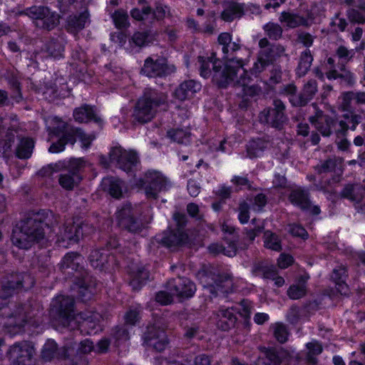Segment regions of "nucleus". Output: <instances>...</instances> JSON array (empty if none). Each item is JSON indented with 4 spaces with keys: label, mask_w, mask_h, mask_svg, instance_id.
<instances>
[{
    "label": "nucleus",
    "mask_w": 365,
    "mask_h": 365,
    "mask_svg": "<svg viewBox=\"0 0 365 365\" xmlns=\"http://www.w3.org/2000/svg\"><path fill=\"white\" fill-rule=\"evenodd\" d=\"M226 62L223 68L221 67V61L214 59V57L207 58L199 57L200 64V75L203 78H207L210 74V64L212 65L214 70V81L220 86H226L227 84L233 82L240 84L243 88L245 95L252 96L257 93V89L249 86L250 78L243 76L245 74V70L243 68L242 60L229 59L228 56L225 57Z\"/></svg>",
    "instance_id": "1"
},
{
    "label": "nucleus",
    "mask_w": 365,
    "mask_h": 365,
    "mask_svg": "<svg viewBox=\"0 0 365 365\" xmlns=\"http://www.w3.org/2000/svg\"><path fill=\"white\" fill-rule=\"evenodd\" d=\"M73 304V298L66 296H58L53 302V306L63 313L62 322L64 327L71 329H79L87 334H94L101 330L99 314L86 312L75 315L71 309Z\"/></svg>",
    "instance_id": "2"
},
{
    "label": "nucleus",
    "mask_w": 365,
    "mask_h": 365,
    "mask_svg": "<svg viewBox=\"0 0 365 365\" xmlns=\"http://www.w3.org/2000/svg\"><path fill=\"white\" fill-rule=\"evenodd\" d=\"M41 215L36 213L16 225L11 235L12 243L20 249H29L43 237L45 231Z\"/></svg>",
    "instance_id": "3"
},
{
    "label": "nucleus",
    "mask_w": 365,
    "mask_h": 365,
    "mask_svg": "<svg viewBox=\"0 0 365 365\" xmlns=\"http://www.w3.org/2000/svg\"><path fill=\"white\" fill-rule=\"evenodd\" d=\"M165 101L166 96L163 93L146 91L135 106V118L142 123L150 121L158 110L165 108Z\"/></svg>",
    "instance_id": "4"
},
{
    "label": "nucleus",
    "mask_w": 365,
    "mask_h": 365,
    "mask_svg": "<svg viewBox=\"0 0 365 365\" xmlns=\"http://www.w3.org/2000/svg\"><path fill=\"white\" fill-rule=\"evenodd\" d=\"M168 288L170 293L166 291H162L157 294L156 301L163 305L171 303L173 297L188 298L193 296L196 287L195 284L188 279L178 278L169 282Z\"/></svg>",
    "instance_id": "5"
},
{
    "label": "nucleus",
    "mask_w": 365,
    "mask_h": 365,
    "mask_svg": "<svg viewBox=\"0 0 365 365\" xmlns=\"http://www.w3.org/2000/svg\"><path fill=\"white\" fill-rule=\"evenodd\" d=\"M138 214L139 210L137 206L133 207L130 204H126L117 212L116 217L120 226L130 232L138 233L145 226V223L141 220H134Z\"/></svg>",
    "instance_id": "6"
},
{
    "label": "nucleus",
    "mask_w": 365,
    "mask_h": 365,
    "mask_svg": "<svg viewBox=\"0 0 365 365\" xmlns=\"http://www.w3.org/2000/svg\"><path fill=\"white\" fill-rule=\"evenodd\" d=\"M88 165V163L81 158L71 160L68 166L71 173L60 176V185L65 189H73L79 183L81 179L78 173L83 170Z\"/></svg>",
    "instance_id": "7"
},
{
    "label": "nucleus",
    "mask_w": 365,
    "mask_h": 365,
    "mask_svg": "<svg viewBox=\"0 0 365 365\" xmlns=\"http://www.w3.org/2000/svg\"><path fill=\"white\" fill-rule=\"evenodd\" d=\"M174 71L173 66H170L167 61L161 57H149L145 61L142 72L148 77L161 76Z\"/></svg>",
    "instance_id": "8"
},
{
    "label": "nucleus",
    "mask_w": 365,
    "mask_h": 365,
    "mask_svg": "<svg viewBox=\"0 0 365 365\" xmlns=\"http://www.w3.org/2000/svg\"><path fill=\"white\" fill-rule=\"evenodd\" d=\"M110 160L118 164L123 170L128 172L138 163L137 154L133 150H126L121 147H115L110 151Z\"/></svg>",
    "instance_id": "9"
},
{
    "label": "nucleus",
    "mask_w": 365,
    "mask_h": 365,
    "mask_svg": "<svg viewBox=\"0 0 365 365\" xmlns=\"http://www.w3.org/2000/svg\"><path fill=\"white\" fill-rule=\"evenodd\" d=\"M81 231V227L75 225L71 221L67 222L59 228L57 242L60 246L66 247L79 240Z\"/></svg>",
    "instance_id": "10"
},
{
    "label": "nucleus",
    "mask_w": 365,
    "mask_h": 365,
    "mask_svg": "<svg viewBox=\"0 0 365 365\" xmlns=\"http://www.w3.org/2000/svg\"><path fill=\"white\" fill-rule=\"evenodd\" d=\"M28 15L36 21H41L42 23L37 22L38 26H43L51 29L58 21V16L50 11L46 7H31Z\"/></svg>",
    "instance_id": "11"
},
{
    "label": "nucleus",
    "mask_w": 365,
    "mask_h": 365,
    "mask_svg": "<svg viewBox=\"0 0 365 365\" xmlns=\"http://www.w3.org/2000/svg\"><path fill=\"white\" fill-rule=\"evenodd\" d=\"M145 184V193L149 197H155L158 192L167 189L168 185L166 178L157 171L147 174Z\"/></svg>",
    "instance_id": "12"
},
{
    "label": "nucleus",
    "mask_w": 365,
    "mask_h": 365,
    "mask_svg": "<svg viewBox=\"0 0 365 365\" xmlns=\"http://www.w3.org/2000/svg\"><path fill=\"white\" fill-rule=\"evenodd\" d=\"M94 138L93 135L85 134L81 130H77L75 132L73 140L70 138L66 140L64 138H61L57 143H53L50 146L48 151L51 153H60L64 150L66 143L71 142L73 144L77 140L80 141L83 148H88Z\"/></svg>",
    "instance_id": "13"
},
{
    "label": "nucleus",
    "mask_w": 365,
    "mask_h": 365,
    "mask_svg": "<svg viewBox=\"0 0 365 365\" xmlns=\"http://www.w3.org/2000/svg\"><path fill=\"white\" fill-rule=\"evenodd\" d=\"M34 354V346L29 342L24 341L12 346L9 350L10 358L19 365H27Z\"/></svg>",
    "instance_id": "14"
},
{
    "label": "nucleus",
    "mask_w": 365,
    "mask_h": 365,
    "mask_svg": "<svg viewBox=\"0 0 365 365\" xmlns=\"http://www.w3.org/2000/svg\"><path fill=\"white\" fill-rule=\"evenodd\" d=\"M144 343L148 346H153L157 351H161L168 344L165 331L157 327L149 328L144 336Z\"/></svg>",
    "instance_id": "15"
},
{
    "label": "nucleus",
    "mask_w": 365,
    "mask_h": 365,
    "mask_svg": "<svg viewBox=\"0 0 365 365\" xmlns=\"http://www.w3.org/2000/svg\"><path fill=\"white\" fill-rule=\"evenodd\" d=\"M284 106L281 101L275 102V108L264 110L259 115V120L263 123H268L274 127H279L284 121Z\"/></svg>",
    "instance_id": "16"
},
{
    "label": "nucleus",
    "mask_w": 365,
    "mask_h": 365,
    "mask_svg": "<svg viewBox=\"0 0 365 365\" xmlns=\"http://www.w3.org/2000/svg\"><path fill=\"white\" fill-rule=\"evenodd\" d=\"M289 200L292 203L299 207L302 210H309L313 215H318L320 210L317 206L312 205L307 198V195L302 190L297 189L294 190Z\"/></svg>",
    "instance_id": "17"
},
{
    "label": "nucleus",
    "mask_w": 365,
    "mask_h": 365,
    "mask_svg": "<svg viewBox=\"0 0 365 365\" xmlns=\"http://www.w3.org/2000/svg\"><path fill=\"white\" fill-rule=\"evenodd\" d=\"M236 319L233 309H226L216 313L213 321L219 329L226 331L235 325Z\"/></svg>",
    "instance_id": "18"
},
{
    "label": "nucleus",
    "mask_w": 365,
    "mask_h": 365,
    "mask_svg": "<svg viewBox=\"0 0 365 365\" xmlns=\"http://www.w3.org/2000/svg\"><path fill=\"white\" fill-rule=\"evenodd\" d=\"M201 88L199 83L190 80L182 83L175 91V96L180 101H185L193 96Z\"/></svg>",
    "instance_id": "19"
},
{
    "label": "nucleus",
    "mask_w": 365,
    "mask_h": 365,
    "mask_svg": "<svg viewBox=\"0 0 365 365\" xmlns=\"http://www.w3.org/2000/svg\"><path fill=\"white\" fill-rule=\"evenodd\" d=\"M268 43L267 39L263 38L259 41V46L262 48L260 51L257 61L255 63L253 66V71L255 73H259L263 71V69L269 65V63L272 61V57L269 53V48H266Z\"/></svg>",
    "instance_id": "20"
},
{
    "label": "nucleus",
    "mask_w": 365,
    "mask_h": 365,
    "mask_svg": "<svg viewBox=\"0 0 365 365\" xmlns=\"http://www.w3.org/2000/svg\"><path fill=\"white\" fill-rule=\"evenodd\" d=\"M316 91V82L314 81H309L304 86L302 95L299 98L295 96H292L289 101L294 106H303L312 98V96L315 94Z\"/></svg>",
    "instance_id": "21"
},
{
    "label": "nucleus",
    "mask_w": 365,
    "mask_h": 365,
    "mask_svg": "<svg viewBox=\"0 0 365 365\" xmlns=\"http://www.w3.org/2000/svg\"><path fill=\"white\" fill-rule=\"evenodd\" d=\"M310 121L323 135L328 136L331 133L334 122L330 121L322 112H317L314 116L310 118Z\"/></svg>",
    "instance_id": "22"
},
{
    "label": "nucleus",
    "mask_w": 365,
    "mask_h": 365,
    "mask_svg": "<svg viewBox=\"0 0 365 365\" xmlns=\"http://www.w3.org/2000/svg\"><path fill=\"white\" fill-rule=\"evenodd\" d=\"M75 120L80 123L93 120L96 122L101 120V117L93 110V108L85 106L76 109L73 112Z\"/></svg>",
    "instance_id": "23"
},
{
    "label": "nucleus",
    "mask_w": 365,
    "mask_h": 365,
    "mask_svg": "<svg viewBox=\"0 0 365 365\" xmlns=\"http://www.w3.org/2000/svg\"><path fill=\"white\" fill-rule=\"evenodd\" d=\"M312 17L304 19L295 14L284 12L280 17V21L284 26L289 28H295L301 25H307L309 24Z\"/></svg>",
    "instance_id": "24"
},
{
    "label": "nucleus",
    "mask_w": 365,
    "mask_h": 365,
    "mask_svg": "<svg viewBox=\"0 0 365 365\" xmlns=\"http://www.w3.org/2000/svg\"><path fill=\"white\" fill-rule=\"evenodd\" d=\"M243 14V6L235 2L226 4L225 10L222 13V19L226 21H231L236 18H240Z\"/></svg>",
    "instance_id": "25"
},
{
    "label": "nucleus",
    "mask_w": 365,
    "mask_h": 365,
    "mask_svg": "<svg viewBox=\"0 0 365 365\" xmlns=\"http://www.w3.org/2000/svg\"><path fill=\"white\" fill-rule=\"evenodd\" d=\"M346 273V269L344 267H340L339 269L334 270L332 275V278L335 281L336 289L341 294H346L348 292V287L344 283Z\"/></svg>",
    "instance_id": "26"
},
{
    "label": "nucleus",
    "mask_w": 365,
    "mask_h": 365,
    "mask_svg": "<svg viewBox=\"0 0 365 365\" xmlns=\"http://www.w3.org/2000/svg\"><path fill=\"white\" fill-rule=\"evenodd\" d=\"M122 182L113 178H107L103 180V185L107 188L109 193L114 197L118 198L122 195Z\"/></svg>",
    "instance_id": "27"
},
{
    "label": "nucleus",
    "mask_w": 365,
    "mask_h": 365,
    "mask_svg": "<svg viewBox=\"0 0 365 365\" xmlns=\"http://www.w3.org/2000/svg\"><path fill=\"white\" fill-rule=\"evenodd\" d=\"M342 108L346 110L352 102L356 103H365V93H346L341 97Z\"/></svg>",
    "instance_id": "28"
},
{
    "label": "nucleus",
    "mask_w": 365,
    "mask_h": 365,
    "mask_svg": "<svg viewBox=\"0 0 365 365\" xmlns=\"http://www.w3.org/2000/svg\"><path fill=\"white\" fill-rule=\"evenodd\" d=\"M33 148L34 142L31 139H22L18 145L16 155L19 158H29L31 155Z\"/></svg>",
    "instance_id": "29"
},
{
    "label": "nucleus",
    "mask_w": 365,
    "mask_h": 365,
    "mask_svg": "<svg viewBox=\"0 0 365 365\" xmlns=\"http://www.w3.org/2000/svg\"><path fill=\"white\" fill-rule=\"evenodd\" d=\"M344 120L339 121V126L341 130H345L348 128L354 130L359 122L360 117L354 115L351 112L347 111L344 114Z\"/></svg>",
    "instance_id": "30"
},
{
    "label": "nucleus",
    "mask_w": 365,
    "mask_h": 365,
    "mask_svg": "<svg viewBox=\"0 0 365 365\" xmlns=\"http://www.w3.org/2000/svg\"><path fill=\"white\" fill-rule=\"evenodd\" d=\"M312 61V57L309 51L302 53L299 66L297 67V73L299 76H304L310 68Z\"/></svg>",
    "instance_id": "31"
},
{
    "label": "nucleus",
    "mask_w": 365,
    "mask_h": 365,
    "mask_svg": "<svg viewBox=\"0 0 365 365\" xmlns=\"http://www.w3.org/2000/svg\"><path fill=\"white\" fill-rule=\"evenodd\" d=\"M306 292L307 288L305 280L303 279L302 281H299V282L292 285L289 288L287 294L290 298L293 299H297L304 296Z\"/></svg>",
    "instance_id": "32"
},
{
    "label": "nucleus",
    "mask_w": 365,
    "mask_h": 365,
    "mask_svg": "<svg viewBox=\"0 0 365 365\" xmlns=\"http://www.w3.org/2000/svg\"><path fill=\"white\" fill-rule=\"evenodd\" d=\"M108 256L106 251L99 250L93 251L90 255V262L93 267H103L104 264L108 262Z\"/></svg>",
    "instance_id": "33"
},
{
    "label": "nucleus",
    "mask_w": 365,
    "mask_h": 365,
    "mask_svg": "<svg viewBox=\"0 0 365 365\" xmlns=\"http://www.w3.org/2000/svg\"><path fill=\"white\" fill-rule=\"evenodd\" d=\"M264 246L267 248L271 249L274 251H279L282 248L280 242L275 235L269 231L264 233Z\"/></svg>",
    "instance_id": "34"
},
{
    "label": "nucleus",
    "mask_w": 365,
    "mask_h": 365,
    "mask_svg": "<svg viewBox=\"0 0 365 365\" xmlns=\"http://www.w3.org/2000/svg\"><path fill=\"white\" fill-rule=\"evenodd\" d=\"M46 125L48 126L50 135L52 134L60 135V131L61 128H63L65 124L57 117L50 118L46 120Z\"/></svg>",
    "instance_id": "35"
},
{
    "label": "nucleus",
    "mask_w": 365,
    "mask_h": 365,
    "mask_svg": "<svg viewBox=\"0 0 365 365\" xmlns=\"http://www.w3.org/2000/svg\"><path fill=\"white\" fill-rule=\"evenodd\" d=\"M267 144L262 140L250 143L247 148L248 155L250 158L259 156L262 150L267 147Z\"/></svg>",
    "instance_id": "36"
},
{
    "label": "nucleus",
    "mask_w": 365,
    "mask_h": 365,
    "mask_svg": "<svg viewBox=\"0 0 365 365\" xmlns=\"http://www.w3.org/2000/svg\"><path fill=\"white\" fill-rule=\"evenodd\" d=\"M169 137L180 143H186L190 137L189 133L182 129L171 130L168 132Z\"/></svg>",
    "instance_id": "37"
},
{
    "label": "nucleus",
    "mask_w": 365,
    "mask_h": 365,
    "mask_svg": "<svg viewBox=\"0 0 365 365\" xmlns=\"http://www.w3.org/2000/svg\"><path fill=\"white\" fill-rule=\"evenodd\" d=\"M307 349H308V360L310 363L314 364L316 361L313 356L319 354L322 351V347L318 342L312 341L307 344Z\"/></svg>",
    "instance_id": "38"
},
{
    "label": "nucleus",
    "mask_w": 365,
    "mask_h": 365,
    "mask_svg": "<svg viewBox=\"0 0 365 365\" xmlns=\"http://www.w3.org/2000/svg\"><path fill=\"white\" fill-rule=\"evenodd\" d=\"M81 257L76 253H69L65 255L61 261L62 267H71L75 269L76 265L78 264L81 260Z\"/></svg>",
    "instance_id": "39"
},
{
    "label": "nucleus",
    "mask_w": 365,
    "mask_h": 365,
    "mask_svg": "<svg viewBox=\"0 0 365 365\" xmlns=\"http://www.w3.org/2000/svg\"><path fill=\"white\" fill-rule=\"evenodd\" d=\"M152 37L146 33H135L132 37V43L138 47L147 46L151 41Z\"/></svg>",
    "instance_id": "40"
},
{
    "label": "nucleus",
    "mask_w": 365,
    "mask_h": 365,
    "mask_svg": "<svg viewBox=\"0 0 365 365\" xmlns=\"http://www.w3.org/2000/svg\"><path fill=\"white\" fill-rule=\"evenodd\" d=\"M87 16L86 14H82L80 16L73 17L68 21V26L74 31L82 29L86 23Z\"/></svg>",
    "instance_id": "41"
},
{
    "label": "nucleus",
    "mask_w": 365,
    "mask_h": 365,
    "mask_svg": "<svg viewBox=\"0 0 365 365\" xmlns=\"http://www.w3.org/2000/svg\"><path fill=\"white\" fill-rule=\"evenodd\" d=\"M113 19L118 28H123L128 25V15L124 11H116L113 15Z\"/></svg>",
    "instance_id": "42"
},
{
    "label": "nucleus",
    "mask_w": 365,
    "mask_h": 365,
    "mask_svg": "<svg viewBox=\"0 0 365 365\" xmlns=\"http://www.w3.org/2000/svg\"><path fill=\"white\" fill-rule=\"evenodd\" d=\"M187 235L180 230L171 235L168 238V243L170 247L180 245L185 242Z\"/></svg>",
    "instance_id": "43"
},
{
    "label": "nucleus",
    "mask_w": 365,
    "mask_h": 365,
    "mask_svg": "<svg viewBox=\"0 0 365 365\" xmlns=\"http://www.w3.org/2000/svg\"><path fill=\"white\" fill-rule=\"evenodd\" d=\"M274 335L275 338L281 343H284L287 340L288 333L285 327L281 324H275L273 325Z\"/></svg>",
    "instance_id": "44"
},
{
    "label": "nucleus",
    "mask_w": 365,
    "mask_h": 365,
    "mask_svg": "<svg viewBox=\"0 0 365 365\" xmlns=\"http://www.w3.org/2000/svg\"><path fill=\"white\" fill-rule=\"evenodd\" d=\"M327 77L329 80L341 78L349 81L351 79V73L341 67L340 68V72H338L335 68L330 70L327 73Z\"/></svg>",
    "instance_id": "45"
},
{
    "label": "nucleus",
    "mask_w": 365,
    "mask_h": 365,
    "mask_svg": "<svg viewBox=\"0 0 365 365\" xmlns=\"http://www.w3.org/2000/svg\"><path fill=\"white\" fill-rule=\"evenodd\" d=\"M264 30L267 33V35L274 39L278 38L282 35L281 27L275 24L269 23L264 26Z\"/></svg>",
    "instance_id": "46"
},
{
    "label": "nucleus",
    "mask_w": 365,
    "mask_h": 365,
    "mask_svg": "<svg viewBox=\"0 0 365 365\" xmlns=\"http://www.w3.org/2000/svg\"><path fill=\"white\" fill-rule=\"evenodd\" d=\"M210 252L218 254V253H223L225 255H227L229 257H232L236 253L235 247L234 245L230 246V250H226L225 247H223L221 245H212L209 247Z\"/></svg>",
    "instance_id": "47"
},
{
    "label": "nucleus",
    "mask_w": 365,
    "mask_h": 365,
    "mask_svg": "<svg viewBox=\"0 0 365 365\" xmlns=\"http://www.w3.org/2000/svg\"><path fill=\"white\" fill-rule=\"evenodd\" d=\"M56 349V344L53 340H48L43 349V356L46 359L53 357L54 351Z\"/></svg>",
    "instance_id": "48"
},
{
    "label": "nucleus",
    "mask_w": 365,
    "mask_h": 365,
    "mask_svg": "<svg viewBox=\"0 0 365 365\" xmlns=\"http://www.w3.org/2000/svg\"><path fill=\"white\" fill-rule=\"evenodd\" d=\"M139 312L138 309H130L125 315L126 325H133L138 320Z\"/></svg>",
    "instance_id": "49"
},
{
    "label": "nucleus",
    "mask_w": 365,
    "mask_h": 365,
    "mask_svg": "<svg viewBox=\"0 0 365 365\" xmlns=\"http://www.w3.org/2000/svg\"><path fill=\"white\" fill-rule=\"evenodd\" d=\"M289 231L292 235L295 237H299L302 239H307L308 237L307 231L304 227L299 225H292Z\"/></svg>",
    "instance_id": "50"
},
{
    "label": "nucleus",
    "mask_w": 365,
    "mask_h": 365,
    "mask_svg": "<svg viewBox=\"0 0 365 365\" xmlns=\"http://www.w3.org/2000/svg\"><path fill=\"white\" fill-rule=\"evenodd\" d=\"M293 263V258L292 256L282 254L278 259V265L282 269L288 267Z\"/></svg>",
    "instance_id": "51"
},
{
    "label": "nucleus",
    "mask_w": 365,
    "mask_h": 365,
    "mask_svg": "<svg viewBox=\"0 0 365 365\" xmlns=\"http://www.w3.org/2000/svg\"><path fill=\"white\" fill-rule=\"evenodd\" d=\"M349 18L351 21L356 23H362L364 21V16L356 10H351L349 11Z\"/></svg>",
    "instance_id": "52"
},
{
    "label": "nucleus",
    "mask_w": 365,
    "mask_h": 365,
    "mask_svg": "<svg viewBox=\"0 0 365 365\" xmlns=\"http://www.w3.org/2000/svg\"><path fill=\"white\" fill-rule=\"evenodd\" d=\"M249 215L247 212V206L245 204H242L240 207L239 220L241 223L244 224L247 222L249 220Z\"/></svg>",
    "instance_id": "53"
},
{
    "label": "nucleus",
    "mask_w": 365,
    "mask_h": 365,
    "mask_svg": "<svg viewBox=\"0 0 365 365\" xmlns=\"http://www.w3.org/2000/svg\"><path fill=\"white\" fill-rule=\"evenodd\" d=\"M149 9H144L143 11H140L138 9H135L131 11V16L133 19L140 21L145 19V16L148 14Z\"/></svg>",
    "instance_id": "54"
},
{
    "label": "nucleus",
    "mask_w": 365,
    "mask_h": 365,
    "mask_svg": "<svg viewBox=\"0 0 365 365\" xmlns=\"http://www.w3.org/2000/svg\"><path fill=\"white\" fill-rule=\"evenodd\" d=\"M187 190L191 196L195 197L200 192V187L194 180H190L187 184Z\"/></svg>",
    "instance_id": "55"
},
{
    "label": "nucleus",
    "mask_w": 365,
    "mask_h": 365,
    "mask_svg": "<svg viewBox=\"0 0 365 365\" xmlns=\"http://www.w3.org/2000/svg\"><path fill=\"white\" fill-rule=\"evenodd\" d=\"M336 56L341 63L349 60V51L344 47H339L336 52Z\"/></svg>",
    "instance_id": "56"
},
{
    "label": "nucleus",
    "mask_w": 365,
    "mask_h": 365,
    "mask_svg": "<svg viewBox=\"0 0 365 365\" xmlns=\"http://www.w3.org/2000/svg\"><path fill=\"white\" fill-rule=\"evenodd\" d=\"M266 203L265 196L262 194H259L255 199V210H260Z\"/></svg>",
    "instance_id": "57"
},
{
    "label": "nucleus",
    "mask_w": 365,
    "mask_h": 365,
    "mask_svg": "<svg viewBox=\"0 0 365 365\" xmlns=\"http://www.w3.org/2000/svg\"><path fill=\"white\" fill-rule=\"evenodd\" d=\"M218 41L222 47L227 46L232 41L231 36L229 33H222L218 37Z\"/></svg>",
    "instance_id": "58"
},
{
    "label": "nucleus",
    "mask_w": 365,
    "mask_h": 365,
    "mask_svg": "<svg viewBox=\"0 0 365 365\" xmlns=\"http://www.w3.org/2000/svg\"><path fill=\"white\" fill-rule=\"evenodd\" d=\"M147 277V272L144 271H139L136 274L133 276V279L131 281V284L135 287V284L139 282L142 283V280Z\"/></svg>",
    "instance_id": "59"
},
{
    "label": "nucleus",
    "mask_w": 365,
    "mask_h": 365,
    "mask_svg": "<svg viewBox=\"0 0 365 365\" xmlns=\"http://www.w3.org/2000/svg\"><path fill=\"white\" fill-rule=\"evenodd\" d=\"M268 319L269 315L266 313H257L254 317L255 322L258 324H262Z\"/></svg>",
    "instance_id": "60"
},
{
    "label": "nucleus",
    "mask_w": 365,
    "mask_h": 365,
    "mask_svg": "<svg viewBox=\"0 0 365 365\" xmlns=\"http://www.w3.org/2000/svg\"><path fill=\"white\" fill-rule=\"evenodd\" d=\"M240 46L238 44H237L235 42L231 41L229 44L227 45V46L222 47V51L225 55H227L229 53H232L238 50Z\"/></svg>",
    "instance_id": "61"
},
{
    "label": "nucleus",
    "mask_w": 365,
    "mask_h": 365,
    "mask_svg": "<svg viewBox=\"0 0 365 365\" xmlns=\"http://www.w3.org/2000/svg\"><path fill=\"white\" fill-rule=\"evenodd\" d=\"M168 12V9L166 6H158L154 14L156 18L162 19L165 16L166 14Z\"/></svg>",
    "instance_id": "62"
},
{
    "label": "nucleus",
    "mask_w": 365,
    "mask_h": 365,
    "mask_svg": "<svg viewBox=\"0 0 365 365\" xmlns=\"http://www.w3.org/2000/svg\"><path fill=\"white\" fill-rule=\"evenodd\" d=\"M93 348V343L88 340L86 339L81 342V351L86 353L91 351Z\"/></svg>",
    "instance_id": "63"
},
{
    "label": "nucleus",
    "mask_w": 365,
    "mask_h": 365,
    "mask_svg": "<svg viewBox=\"0 0 365 365\" xmlns=\"http://www.w3.org/2000/svg\"><path fill=\"white\" fill-rule=\"evenodd\" d=\"M222 231L224 233L232 234L233 233L235 228L233 225L227 220L225 221L221 225Z\"/></svg>",
    "instance_id": "64"
}]
</instances>
